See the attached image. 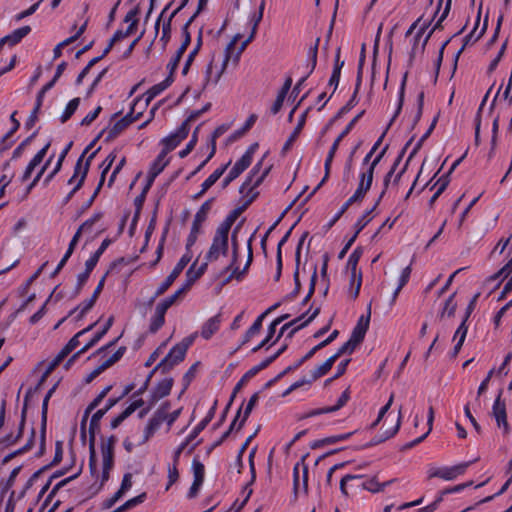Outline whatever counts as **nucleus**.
I'll return each mask as SVG.
<instances>
[{"label":"nucleus","instance_id":"1","mask_svg":"<svg viewBox=\"0 0 512 512\" xmlns=\"http://www.w3.org/2000/svg\"><path fill=\"white\" fill-rule=\"evenodd\" d=\"M97 139H95L89 146L86 147V149L83 151V153L81 154V156L79 157V159L77 160L76 162V165L74 167V173H73V176L68 180V184L71 185L74 183V181L79 177L76 185L74 186V188L69 192V194L65 197V200L64 202L67 203L70 201V199L73 197V195L82 187L85 179H86V176L88 174V171H89V168H90V165H91V162L93 160V158L95 157L96 153L98 150L92 152L86 159L85 163L83 164V160H84V157L86 155V153L88 152V150L93 146V144L95 143Z\"/></svg>","mask_w":512,"mask_h":512},{"label":"nucleus","instance_id":"2","mask_svg":"<svg viewBox=\"0 0 512 512\" xmlns=\"http://www.w3.org/2000/svg\"><path fill=\"white\" fill-rule=\"evenodd\" d=\"M242 39L241 34H235L232 40L229 42L225 49V57L221 64V67L214 73L213 71V60L207 65L206 71H205V82L203 85V89L206 88V86L210 83L213 85H216L222 74L224 73L228 62L230 61V58L233 55L234 45L237 44Z\"/></svg>","mask_w":512,"mask_h":512},{"label":"nucleus","instance_id":"3","mask_svg":"<svg viewBox=\"0 0 512 512\" xmlns=\"http://www.w3.org/2000/svg\"><path fill=\"white\" fill-rule=\"evenodd\" d=\"M229 248V231L217 227L213 236L212 244L205 255V262H213L219 259L221 255L225 256Z\"/></svg>","mask_w":512,"mask_h":512},{"label":"nucleus","instance_id":"4","mask_svg":"<svg viewBox=\"0 0 512 512\" xmlns=\"http://www.w3.org/2000/svg\"><path fill=\"white\" fill-rule=\"evenodd\" d=\"M191 261L190 253L186 252L178 261L176 266L173 268L171 273L166 277V279L159 285L154 295L149 300V304L151 305L159 296L163 295L169 287L174 283V281L178 278L187 264Z\"/></svg>","mask_w":512,"mask_h":512},{"label":"nucleus","instance_id":"5","mask_svg":"<svg viewBox=\"0 0 512 512\" xmlns=\"http://www.w3.org/2000/svg\"><path fill=\"white\" fill-rule=\"evenodd\" d=\"M102 419V413H94L90 420L89 425V468L91 473L96 472L97 468V458L95 451V433L100 429V421Z\"/></svg>","mask_w":512,"mask_h":512},{"label":"nucleus","instance_id":"6","mask_svg":"<svg viewBox=\"0 0 512 512\" xmlns=\"http://www.w3.org/2000/svg\"><path fill=\"white\" fill-rule=\"evenodd\" d=\"M185 348L175 345L169 353L154 367V371L161 370L162 373L169 372L175 365L185 358Z\"/></svg>","mask_w":512,"mask_h":512},{"label":"nucleus","instance_id":"7","mask_svg":"<svg viewBox=\"0 0 512 512\" xmlns=\"http://www.w3.org/2000/svg\"><path fill=\"white\" fill-rule=\"evenodd\" d=\"M261 163H262V161L258 162L253 167V169L251 170L249 176L244 181V183L241 185V187L239 189V192L241 194H245L246 193L247 196H249L250 194L257 193L254 190L263 182V180L268 175V173L270 171V168H271V167L266 168L260 176H258L257 178L254 179L255 175L259 172V169L261 167Z\"/></svg>","mask_w":512,"mask_h":512},{"label":"nucleus","instance_id":"8","mask_svg":"<svg viewBox=\"0 0 512 512\" xmlns=\"http://www.w3.org/2000/svg\"><path fill=\"white\" fill-rule=\"evenodd\" d=\"M170 409V403L164 402L149 420L144 431L143 442H146L161 426L167 418V411Z\"/></svg>","mask_w":512,"mask_h":512},{"label":"nucleus","instance_id":"9","mask_svg":"<svg viewBox=\"0 0 512 512\" xmlns=\"http://www.w3.org/2000/svg\"><path fill=\"white\" fill-rule=\"evenodd\" d=\"M501 396L502 390H500L494 401L492 415L495 418L498 427H502L504 434H508L510 432V425L507 421L506 404L505 401L501 399Z\"/></svg>","mask_w":512,"mask_h":512},{"label":"nucleus","instance_id":"10","mask_svg":"<svg viewBox=\"0 0 512 512\" xmlns=\"http://www.w3.org/2000/svg\"><path fill=\"white\" fill-rule=\"evenodd\" d=\"M142 113H138L136 116H132V112L128 113L123 118L119 119L113 126L108 130L106 141H112L117 138L130 124L138 120Z\"/></svg>","mask_w":512,"mask_h":512},{"label":"nucleus","instance_id":"11","mask_svg":"<svg viewBox=\"0 0 512 512\" xmlns=\"http://www.w3.org/2000/svg\"><path fill=\"white\" fill-rule=\"evenodd\" d=\"M246 200L241 207H238L232 210L229 215L225 218L223 222L220 223L219 227L224 228L225 230L230 232V229L240 214L257 198L258 193H253L247 196V194H242Z\"/></svg>","mask_w":512,"mask_h":512},{"label":"nucleus","instance_id":"12","mask_svg":"<svg viewBox=\"0 0 512 512\" xmlns=\"http://www.w3.org/2000/svg\"><path fill=\"white\" fill-rule=\"evenodd\" d=\"M349 399H350V391H349V389H346L341 394V396L339 397V399L337 400V403L335 405L329 406V407H324V408L313 409V410L307 412L303 416V418H309V417H314V416H318L321 414L332 413V412L338 411L339 409H341L343 406L346 405V403L348 402Z\"/></svg>","mask_w":512,"mask_h":512},{"label":"nucleus","instance_id":"13","mask_svg":"<svg viewBox=\"0 0 512 512\" xmlns=\"http://www.w3.org/2000/svg\"><path fill=\"white\" fill-rule=\"evenodd\" d=\"M349 399H350V391H349V389H346L341 394V396L339 397V399L337 400V403L335 405L329 406V407H324V408L313 409V410L307 412L303 416V418H309V417H314V416H318L321 414L332 413V412L338 411L339 409H341L343 406L346 405V403L348 402Z\"/></svg>","mask_w":512,"mask_h":512},{"label":"nucleus","instance_id":"14","mask_svg":"<svg viewBox=\"0 0 512 512\" xmlns=\"http://www.w3.org/2000/svg\"><path fill=\"white\" fill-rule=\"evenodd\" d=\"M173 386L172 378H165L160 381L152 390L150 395V407H153L160 399L168 396Z\"/></svg>","mask_w":512,"mask_h":512},{"label":"nucleus","instance_id":"15","mask_svg":"<svg viewBox=\"0 0 512 512\" xmlns=\"http://www.w3.org/2000/svg\"><path fill=\"white\" fill-rule=\"evenodd\" d=\"M188 133L189 127H187V124H181L175 133H172L162 140L166 151L170 152L174 150L180 144V142L188 136Z\"/></svg>","mask_w":512,"mask_h":512},{"label":"nucleus","instance_id":"16","mask_svg":"<svg viewBox=\"0 0 512 512\" xmlns=\"http://www.w3.org/2000/svg\"><path fill=\"white\" fill-rule=\"evenodd\" d=\"M56 390V385H54L44 397L42 408H41V437H40V454L43 453L45 448V434H46V424H47V412H48V402L53 393Z\"/></svg>","mask_w":512,"mask_h":512},{"label":"nucleus","instance_id":"17","mask_svg":"<svg viewBox=\"0 0 512 512\" xmlns=\"http://www.w3.org/2000/svg\"><path fill=\"white\" fill-rule=\"evenodd\" d=\"M401 419H402V406H400V408H399L398 417L396 419L394 426L389 429L384 430L379 435L373 437L371 439V441L368 444H366V447L378 445V444L386 441L387 439L393 437L398 432V430L400 428Z\"/></svg>","mask_w":512,"mask_h":512},{"label":"nucleus","instance_id":"18","mask_svg":"<svg viewBox=\"0 0 512 512\" xmlns=\"http://www.w3.org/2000/svg\"><path fill=\"white\" fill-rule=\"evenodd\" d=\"M370 308L368 309V314L366 316L362 315L358 321L356 326L354 327L350 338L353 339V342H358L359 344L364 340L366 332L369 328L370 324Z\"/></svg>","mask_w":512,"mask_h":512},{"label":"nucleus","instance_id":"19","mask_svg":"<svg viewBox=\"0 0 512 512\" xmlns=\"http://www.w3.org/2000/svg\"><path fill=\"white\" fill-rule=\"evenodd\" d=\"M195 263L187 270L186 272V281L184 285L180 288L183 289V293L185 294L192 285L205 273L207 269V262L202 263L197 270H194Z\"/></svg>","mask_w":512,"mask_h":512},{"label":"nucleus","instance_id":"20","mask_svg":"<svg viewBox=\"0 0 512 512\" xmlns=\"http://www.w3.org/2000/svg\"><path fill=\"white\" fill-rule=\"evenodd\" d=\"M190 43H191L190 34H184V39H183L180 47L177 49L174 57H172V59L167 64V69L169 70L170 75L173 76V73L177 69L180 59L182 58V55L184 54V52L186 51V49L188 48Z\"/></svg>","mask_w":512,"mask_h":512},{"label":"nucleus","instance_id":"21","mask_svg":"<svg viewBox=\"0 0 512 512\" xmlns=\"http://www.w3.org/2000/svg\"><path fill=\"white\" fill-rule=\"evenodd\" d=\"M248 159H239L234 166L231 168L227 176L222 181V187L226 188L233 180H235L243 171H245L249 165L247 164Z\"/></svg>","mask_w":512,"mask_h":512},{"label":"nucleus","instance_id":"22","mask_svg":"<svg viewBox=\"0 0 512 512\" xmlns=\"http://www.w3.org/2000/svg\"><path fill=\"white\" fill-rule=\"evenodd\" d=\"M220 324L221 314L209 318L202 326L201 336L206 340L210 339L219 330Z\"/></svg>","mask_w":512,"mask_h":512},{"label":"nucleus","instance_id":"23","mask_svg":"<svg viewBox=\"0 0 512 512\" xmlns=\"http://www.w3.org/2000/svg\"><path fill=\"white\" fill-rule=\"evenodd\" d=\"M101 454L103 460V470L99 489L104 485L105 482L109 480L110 471L114 466V452H109V450L106 449L105 451H101Z\"/></svg>","mask_w":512,"mask_h":512},{"label":"nucleus","instance_id":"24","mask_svg":"<svg viewBox=\"0 0 512 512\" xmlns=\"http://www.w3.org/2000/svg\"><path fill=\"white\" fill-rule=\"evenodd\" d=\"M472 464V462H464L452 467L441 468V479L453 480L458 475L464 474L466 469Z\"/></svg>","mask_w":512,"mask_h":512},{"label":"nucleus","instance_id":"25","mask_svg":"<svg viewBox=\"0 0 512 512\" xmlns=\"http://www.w3.org/2000/svg\"><path fill=\"white\" fill-rule=\"evenodd\" d=\"M372 182H373V176H371V172L370 173H365V172L361 173L359 185L353 195L356 198H358L359 201H362V199L365 197L366 193L371 188Z\"/></svg>","mask_w":512,"mask_h":512},{"label":"nucleus","instance_id":"26","mask_svg":"<svg viewBox=\"0 0 512 512\" xmlns=\"http://www.w3.org/2000/svg\"><path fill=\"white\" fill-rule=\"evenodd\" d=\"M173 82V76L169 74V76L163 80L162 82L152 86L147 92H146V104H149L150 101H152L156 96H158L161 92H163L165 89H167L171 83Z\"/></svg>","mask_w":512,"mask_h":512},{"label":"nucleus","instance_id":"27","mask_svg":"<svg viewBox=\"0 0 512 512\" xmlns=\"http://www.w3.org/2000/svg\"><path fill=\"white\" fill-rule=\"evenodd\" d=\"M338 148H337V144H332V146L330 147V150L328 152V155L326 157V160H325V164H324V169H325V174H324V177L323 179L321 180V182L318 184V186L310 193V195L308 196L311 197L313 194H315V192L326 182V180L329 178V175H330V169H331V165H332V161L334 159V156L337 152Z\"/></svg>","mask_w":512,"mask_h":512},{"label":"nucleus","instance_id":"28","mask_svg":"<svg viewBox=\"0 0 512 512\" xmlns=\"http://www.w3.org/2000/svg\"><path fill=\"white\" fill-rule=\"evenodd\" d=\"M288 318H289V314H284V315H281L280 317L276 318L268 327L267 338H265L260 344H258L256 347H254L252 349V352H257L261 348L265 347L269 343V341L271 340L273 335L275 334L277 326Z\"/></svg>","mask_w":512,"mask_h":512},{"label":"nucleus","instance_id":"29","mask_svg":"<svg viewBox=\"0 0 512 512\" xmlns=\"http://www.w3.org/2000/svg\"><path fill=\"white\" fill-rule=\"evenodd\" d=\"M306 114H307V111L304 112L300 116L296 127L294 128L293 132L291 133V135L289 136V138L287 139V141L285 142V144L282 148L283 153H286L291 148V146L293 145V143L295 142V140L298 138L299 134L301 133V131L305 125Z\"/></svg>","mask_w":512,"mask_h":512},{"label":"nucleus","instance_id":"30","mask_svg":"<svg viewBox=\"0 0 512 512\" xmlns=\"http://www.w3.org/2000/svg\"><path fill=\"white\" fill-rule=\"evenodd\" d=\"M113 321H114V318L113 316L109 317V319L107 320L106 324L104 325V327L102 328L101 331L97 332L94 337L87 343L85 344L81 349H80V353H85L87 352L90 348H92L93 346H95L101 339L102 337L108 332V330L111 328L112 324H113Z\"/></svg>","mask_w":512,"mask_h":512},{"label":"nucleus","instance_id":"31","mask_svg":"<svg viewBox=\"0 0 512 512\" xmlns=\"http://www.w3.org/2000/svg\"><path fill=\"white\" fill-rule=\"evenodd\" d=\"M129 35L130 34H114V36L110 39L108 45L104 49L103 53L100 56L91 59L85 67H87L90 70L96 63H98L102 58H104L109 53V51L116 42L127 38Z\"/></svg>","mask_w":512,"mask_h":512},{"label":"nucleus","instance_id":"32","mask_svg":"<svg viewBox=\"0 0 512 512\" xmlns=\"http://www.w3.org/2000/svg\"><path fill=\"white\" fill-rule=\"evenodd\" d=\"M96 323H93L91 325H89L87 328L79 331L77 334H75L69 341L68 343L61 349V353L67 357L74 349H76L78 346H79V337L83 334H85L86 332L90 331L93 329V327L95 326Z\"/></svg>","mask_w":512,"mask_h":512},{"label":"nucleus","instance_id":"33","mask_svg":"<svg viewBox=\"0 0 512 512\" xmlns=\"http://www.w3.org/2000/svg\"><path fill=\"white\" fill-rule=\"evenodd\" d=\"M111 244V240L109 238H106L102 241L100 247L94 252V254L86 261L85 266L88 268V270H93L95 266L97 265L100 256L104 253V251L108 248V246Z\"/></svg>","mask_w":512,"mask_h":512},{"label":"nucleus","instance_id":"34","mask_svg":"<svg viewBox=\"0 0 512 512\" xmlns=\"http://www.w3.org/2000/svg\"><path fill=\"white\" fill-rule=\"evenodd\" d=\"M112 386L108 385L106 386L98 395L97 397L88 405V407L85 410L84 418L82 420V428H84V423L88 417V415L96 409L99 404L103 401V399L107 396V394L111 391Z\"/></svg>","mask_w":512,"mask_h":512},{"label":"nucleus","instance_id":"35","mask_svg":"<svg viewBox=\"0 0 512 512\" xmlns=\"http://www.w3.org/2000/svg\"><path fill=\"white\" fill-rule=\"evenodd\" d=\"M336 357L333 355L329 357L324 363L317 366L315 369L311 371L312 380H317L318 378L324 376L328 373V371L332 368L333 364L336 362Z\"/></svg>","mask_w":512,"mask_h":512},{"label":"nucleus","instance_id":"36","mask_svg":"<svg viewBox=\"0 0 512 512\" xmlns=\"http://www.w3.org/2000/svg\"><path fill=\"white\" fill-rule=\"evenodd\" d=\"M165 314L166 312L164 310H161L159 307L156 306L155 308V314L151 318L149 331L151 333H156L165 323Z\"/></svg>","mask_w":512,"mask_h":512},{"label":"nucleus","instance_id":"37","mask_svg":"<svg viewBox=\"0 0 512 512\" xmlns=\"http://www.w3.org/2000/svg\"><path fill=\"white\" fill-rule=\"evenodd\" d=\"M265 317H266V313H262L261 315H259L257 317V319L254 321V323L251 325V327L245 333L242 344L249 342L252 337H254L255 335H257L260 332V330L262 328V322Z\"/></svg>","mask_w":512,"mask_h":512},{"label":"nucleus","instance_id":"38","mask_svg":"<svg viewBox=\"0 0 512 512\" xmlns=\"http://www.w3.org/2000/svg\"><path fill=\"white\" fill-rule=\"evenodd\" d=\"M97 301V298L94 296H91L89 299L84 300L81 304H79L77 307H75L71 312L70 315L79 311L78 315L76 316L77 320H80L84 317V315L92 309V307L95 305Z\"/></svg>","mask_w":512,"mask_h":512},{"label":"nucleus","instance_id":"39","mask_svg":"<svg viewBox=\"0 0 512 512\" xmlns=\"http://www.w3.org/2000/svg\"><path fill=\"white\" fill-rule=\"evenodd\" d=\"M352 434H353V432H349L346 434H339V435L330 436V437H326V438L317 440L313 443L312 448L315 449V448H318V447H321L324 445H330V444H335L340 441H344V440L348 439Z\"/></svg>","mask_w":512,"mask_h":512},{"label":"nucleus","instance_id":"40","mask_svg":"<svg viewBox=\"0 0 512 512\" xmlns=\"http://www.w3.org/2000/svg\"><path fill=\"white\" fill-rule=\"evenodd\" d=\"M239 228H240V226L237 225L232 232V236H231L232 258H231L230 264L225 267L226 271L231 269L237 263V260H238L239 244H238V240H237V233L239 231Z\"/></svg>","mask_w":512,"mask_h":512},{"label":"nucleus","instance_id":"41","mask_svg":"<svg viewBox=\"0 0 512 512\" xmlns=\"http://www.w3.org/2000/svg\"><path fill=\"white\" fill-rule=\"evenodd\" d=\"M362 250L361 248H356L349 256L347 261V267L351 270L352 282L355 281L357 274V265L361 258Z\"/></svg>","mask_w":512,"mask_h":512},{"label":"nucleus","instance_id":"42","mask_svg":"<svg viewBox=\"0 0 512 512\" xmlns=\"http://www.w3.org/2000/svg\"><path fill=\"white\" fill-rule=\"evenodd\" d=\"M400 162H401V155H399V156L396 158V160L394 161V163H393V165H392L391 169H390V170L388 171V173L385 175V177H384V181H383V186H384V188H383V190H382V192H381V194H380L379 198H378V199H377V201H376V205H378V204L380 203L381 199H382V198H383V196L385 195L386 190H387V188L389 187V184L391 183V179H392V177H393V175H394V173H395V171H396V169H397L398 165L400 164Z\"/></svg>","mask_w":512,"mask_h":512},{"label":"nucleus","instance_id":"43","mask_svg":"<svg viewBox=\"0 0 512 512\" xmlns=\"http://www.w3.org/2000/svg\"><path fill=\"white\" fill-rule=\"evenodd\" d=\"M230 165V162L227 164L217 168L203 183V189L208 190L210 189L218 180L219 178L224 174L228 166Z\"/></svg>","mask_w":512,"mask_h":512},{"label":"nucleus","instance_id":"44","mask_svg":"<svg viewBox=\"0 0 512 512\" xmlns=\"http://www.w3.org/2000/svg\"><path fill=\"white\" fill-rule=\"evenodd\" d=\"M146 497H147L146 493L143 492V493L139 494L138 496L127 500L124 504L117 507L112 512H125L126 510L143 503L145 501Z\"/></svg>","mask_w":512,"mask_h":512},{"label":"nucleus","instance_id":"45","mask_svg":"<svg viewBox=\"0 0 512 512\" xmlns=\"http://www.w3.org/2000/svg\"><path fill=\"white\" fill-rule=\"evenodd\" d=\"M184 295L183 289L176 290L172 295L168 296L161 302L157 304V307H159L161 310H164L165 312L174 305L182 296Z\"/></svg>","mask_w":512,"mask_h":512},{"label":"nucleus","instance_id":"46","mask_svg":"<svg viewBox=\"0 0 512 512\" xmlns=\"http://www.w3.org/2000/svg\"><path fill=\"white\" fill-rule=\"evenodd\" d=\"M455 293L450 295L445 301L442 311L439 314V318L442 319L445 316L452 317L456 311L457 303L454 301Z\"/></svg>","mask_w":512,"mask_h":512},{"label":"nucleus","instance_id":"47","mask_svg":"<svg viewBox=\"0 0 512 512\" xmlns=\"http://www.w3.org/2000/svg\"><path fill=\"white\" fill-rule=\"evenodd\" d=\"M80 104V98L76 97L69 101L63 114L60 117L61 123L67 122L71 116L75 113Z\"/></svg>","mask_w":512,"mask_h":512},{"label":"nucleus","instance_id":"48","mask_svg":"<svg viewBox=\"0 0 512 512\" xmlns=\"http://www.w3.org/2000/svg\"><path fill=\"white\" fill-rule=\"evenodd\" d=\"M365 111H361L358 113L345 127V129L340 133V135L335 139L333 144H337V148H339V145L341 141L350 133V131L353 129L355 124L361 119V117L364 115Z\"/></svg>","mask_w":512,"mask_h":512},{"label":"nucleus","instance_id":"49","mask_svg":"<svg viewBox=\"0 0 512 512\" xmlns=\"http://www.w3.org/2000/svg\"><path fill=\"white\" fill-rule=\"evenodd\" d=\"M319 43H320V38H317L315 40L314 44L311 45L307 51V57H308V60L310 61V70L308 72V75H310L316 67Z\"/></svg>","mask_w":512,"mask_h":512},{"label":"nucleus","instance_id":"50","mask_svg":"<svg viewBox=\"0 0 512 512\" xmlns=\"http://www.w3.org/2000/svg\"><path fill=\"white\" fill-rule=\"evenodd\" d=\"M319 313H320V308H316L307 319L294 325L292 327V329L289 331V333L287 334L286 339H291L298 330H300L301 328L307 326L310 322H312L319 315Z\"/></svg>","mask_w":512,"mask_h":512},{"label":"nucleus","instance_id":"51","mask_svg":"<svg viewBox=\"0 0 512 512\" xmlns=\"http://www.w3.org/2000/svg\"><path fill=\"white\" fill-rule=\"evenodd\" d=\"M259 399V394L258 393H254L251 398L249 399L247 405H246V408L244 410V413H243V417L240 421V423L238 424L237 426V430H240L244 423L246 422V420L248 419L249 415L251 414L253 408L255 407L257 401Z\"/></svg>","mask_w":512,"mask_h":512},{"label":"nucleus","instance_id":"52","mask_svg":"<svg viewBox=\"0 0 512 512\" xmlns=\"http://www.w3.org/2000/svg\"><path fill=\"white\" fill-rule=\"evenodd\" d=\"M43 99L44 98L41 95H37L35 107H34L33 111L30 113V115L25 123V127L27 129H31L35 125V123L37 121V114L42 106Z\"/></svg>","mask_w":512,"mask_h":512},{"label":"nucleus","instance_id":"53","mask_svg":"<svg viewBox=\"0 0 512 512\" xmlns=\"http://www.w3.org/2000/svg\"><path fill=\"white\" fill-rule=\"evenodd\" d=\"M254 39V34H250L249 37L242 41L241 45L236 48V44L234 45L233 55L230 60H233L234 64L237 65L240 59L241 54L246 49L247 45L252 42Z\"/></svg>","mask_w":512,"mask_h":512},{"label":"nucleus","instance_id":"54","mask_svg":"<svg viewBox=\"0 0 512 512\" xmlns=\"http://www.w3.org/2000/svg\"><path fill=\"white\" fill-rule=\"evenodd\" d=\"M361 480H362L361 475H351V474L345 475L340 481V490H341L342 494L345 496L348 495L346 485L349 481H355L356 487L361 488V486H358V485H361V482H360Z\"/></svg>","mask_w":512,"mask_h":512},{"label":"nucleus","instance_id":"55","mask_svg":"<svg viewBox=\"0 0 512 512\" xmlns=\"http://www.w3.org/2000/svg\"><path fill=\"white\" fill-rule=\"evenodd\" d=\"M438 117H435L430 124L428 130L425 132V134L419 139V141L416 143L415 147L413 148L412 152L410 153L408 157V161L417 153V151L421 148L424 141L430 136L432 131L434 130L436 123H437Z\"/></svg>","mask_w":512,"mask_h":512},{"label":"nucleus","instance_id":"56","mask_svg":"<svg viewBox=\"0 0 512 512\" xmlns=\"http://www.w3.org/2000/svg\"><path fill=\"white\" fill-rule=\"evenodd\" d=\"M315 352L311 349L301 359L297 360L293 365L288 366L283 372H281L277 378H281L290 371L298 369L304 362L314 356Z\"/></svg>","mask_w":512,"mask_h":512},{"label":"nucleus","instance_id":"57","mask_svg":"<svg viewBox=\"0 0 512 512\" xmlns=\"http://www.w3.org/2000/svg\"><path fill=\"white\" fill-rule=\"evenodd\" d=\"M228 127L226 125H221L219 127H217L214 132L212 133V136H211V152L210 154L208 155V159H211L215 152H216V139L219 138L220 136H222L226 131H227Z\"/></svg>","mask_w":512,"mask_h":512},{"label":"nucleus","instance_id":"58","mask_svg":"<svg viewBox=\"0 0 512 512\" xmlns=\"http://www.w3.org/2000/svg\"><path fill=\"white\" fill-rule=\"evenodd\" d=\"M377 205L375 204L370 210L366 211V213L355 223V235L358 234L364 229V227L370 222L371 218L369 215L376 209Z\"/></svg>","mask_w":512,"mask_h":512},{"label":"nucleus","instance_id":"59","mask_svg":"<svg viewBox=\"0 0 512 512\" xmlns=\"http://www.w3.org/2000/svg\"><path fill=\"white\" fill-rule=\"evenodd\" d=\"M358 345V342H353V339L349 338V340L345 342L333 356L336 357V359H338L343 354H351Z\"/></svg>","mask_w":512,"mask_h":512},{"label":"nucleus","instance_id":"60","mask_svg":"<svg viewBox=\"0 0 512 512\" xmlns=\"http://www.w3.org/2000/svg\"><path fill=\"white\" fill-rule=\"evenodd\" d=\"M62 456H63V446H62V441H57L56 442V445H55V455H54V458L52 460V462L46 466H44L42 468V470H47L53 466H56L58 465L61 460H62Z\"/></svg>","mask_w":512,"mask_h":512},{"label":"nucleus","instance_id":"61","mask_svg":"<svg viewBox=\"0 0 512 512\" xmlns=\"http://www.w3.org/2000/svg\"><path fill=\"white\" fill-rule=\"evenodd\" d=\"M192 469L194 474V481L203 482L205 474L204 465L199 460L194 459L192 462Z\"/></svg>","mask_w":512,"mask_h":512},{"label":"nucleus","instance_id":"62","mask_svg":"<svg viewBox=\"0 0 512 512\" xmlns=\"http://www.w3.org/2000/svg\"><path fill=\"white\" fill-rule=\"evenodd\" d=\"M360 486L362 489L368 490L373 493L382 491V487L380 486V483H378V481L376 480V477H373L366 481H362Z\"/></svg>","mask_w":512,"mask_h":512},{"label":"nucleus","instance_id":"63","mask_svg":"<svg viewBox=\"0 0 512 512\" xmlns=\"http://www.w3.org/2000/svg\"><path fill=\"white\" fill-rule=\"evenodd\" d=\"M137 13V9H132L126 14L124 21L129 25L125 32H132L136 28L138 23V19L136 18Z\"/></svg>","mask_w":512,"mask_h":512},{"label":"nucleus","instance_id":"64","mask_svg":"<svg viewBox=\"0 0 512 512\" xmlns=\"http://www.w3.org/2000/svg\"><path fill=\"white\" fill-rule=\"evenodd\" d=\"M36 134H37V132H34L33 134H31L29 137H27L25 140H23L18 145V147L13 151L12 159H17L22 155L23 151L32 142V140L35 138Z\"/></svg>","mask_w":512,"mask_h":512}]
</instances>
